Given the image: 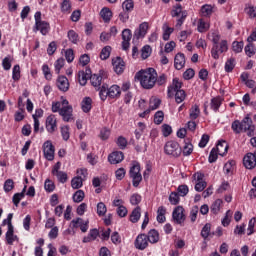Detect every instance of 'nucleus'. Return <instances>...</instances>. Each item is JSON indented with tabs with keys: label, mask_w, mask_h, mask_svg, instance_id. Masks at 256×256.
Listing matches in <instances>:
<instances>
[{
	"label": "nucleus",
	"mask_w": 256,
	"mask_h": 256,
	"mask_svg": "<svg viewBox=\"0 0 256 256\" xmlns=\"http://www.w3.org/2000/svg\"><path fill=\"white\" fill-rule=\"evenodd\" d=\"M100 15L103 21H105V23H108V21H111V17H113V12H111V9L109 8H103L100 11Z\"/></svg>",
	"instance_id": "34"
},
{
	"label": "nucleus",
	"mask_w": 256,
	"mask_h": 256,
	"mask_svg": "<svg viewBox=\"0 0 256 256\" xmlns=\"http://www.w3.org/2000/svg\"><path fill=\"white\" fill-rule=\"evenodd\" d=\"M93 105V100L91 97H85L81 102V108L84 113H89L91 111Z\"/></svg>",
	"instance_id": "27"
},
{
	"label": "nucleus",
	"mask_w": 256,
	"mask_h": 256,
	"mask_svg": "<svg viewBox=\"0 0 256 256\" xmlns=\"http://www.w3.org/2000/svg\"><path fill=\"white\" fill-rule=\"evenodd\" d=\"M152 52H153V50L151 49V46L145 45L141 49V57H142V59H149V57H151V53Z\"/></svg>",
	"instance_id": "46"
},
{
	"label": "nucleus",
	"mask_w": 256,
	"mask_h": 256,
	"mask_svg": "<svg viewBox=\"0 0 256 256\" xmlns=\"http://www.w3.org/2000/svg\"><path fill=\"white\" fill-rule=\"evenodd\" d=\"M162 31H163V40L169 41L174 29L172 27H169V24L164 23L162 26Z\"/></svg>",
	"instance_id": "31"
},
{
	"label": "nucleus",
	"mask_w": 256,
	"mask_h": 256,
	"mask_svg": "<svg viewBox=\"0 0 256 256\" xmlns=\"http://www.w3.org/2000/svg\"><path fill=\"white\" fill-rule=\"evenodd\" d=\"M201 13L203 17H210L213 14V6L205 4L201 7Z\"/></svg>",
	"instance_id": "44"
},
{
	"label": "nucleus",
	"mask_w": 256,
	"mask_h": 256,
	"mask_svg": "<svg viewBox=\"0 0 256 256\" xmlns=\"http://www.w3.org/2000/svg\"><path fill=\"white\" fill-rule=\"evenodd\" d=\"M227 151H229V144H227V141H219L216 146V152H218V155L223 157L227 153Z\"/></svg>",
	"instance_id": "22"
},
{
	"label": "nucleus",
	"mask_w": 256,
	"mask_h": 256,
	"mask_svg": "<svg viewBox=\"0 0 256 256\" xmlns=\"http://www.w3.org/2000/svg\"><path fill=\"white\" fill-rule=\"evenodd\" d=\"M12 79L14 81H19V79H21V67L18 64L13 67Z\"/></svg>",
	"instance_id": "51"
},
{
	"label": "nucleus",
	"mask_w": 256,
	"mask_h": 256,
	"mask_svg": "<svg viewBox=\"0 0 256 256\" xmlns=\"http://www.w3.org/2000/svg\"><path fill=\"white\" fill-rule=\"evenodd\" d=\"M183 87V83L179 81V78H174L172 80V85L168 86L167 95L169 98L173 97L177 91H183L181 89Z\"/></svg>",
	"instance_id": "10"
},
{
	"label": "nucleus",
	"mask_w": 256,
	"mask_h": 256,
	"mask_svg": "<svg viewBox=\"0 0 256 256\" xmlns=\"http://www.w3.org/2000/svg\"><path fill=\"white\" fill-rule=\"evenodd\" d=\"M243 164L246 169H255L256 159L253 153H247L243 158Z\"/></svg>",
	"instance_id": "19"
},
{
	"label": "nucleus",
	"mask_w": 256,
	"mask_h": 256,
	"mask_svg": "<svg viewBox=\"0 0 256 256\" xmlns=\"http://www.w3.org/2000/svg\"><path fill=\"white\" fill-rule=\"evenodd\" d=\"M134 7H135V4L133 3V0H125L122 3V9H123V11H126L127 13H131V11H133Z\"/></svg>",
	"instance_id": "43"
},
{
	"label": "nucleus",
	"mask_w": 256,
	"mask_h": 256,
	"mask_svg": "<svg viewBox=\"0 0 256 256\" xmlns=\"http://www.w3.org/2000/svg\"><path fill=\"white\" fill-rule=\"evenodd\" d=\"M197 29L199 33H205V31H209V25L207 22L203 21V19H200L198 21Z\"/></svg>",
	"instance_id": "54"
},
{
	"label": "nucleus",
	"mask_w": 256,
	"mask_h": 256,
	"mask_svg": "<svg viewBox=\"0 0 256 256\" xmlns=\"http://www.w3.org/2000/svg\"><path fill=\"white\" fill-rule=\"evenodd\" d=\"M91 78V69H86V71H79L78 72V81L80 85L85 86L87 85V80Z\"/></svg>",
	"instance_id": "21"
},
{
	"label": "nucleus",
	"mask_w": 256,
	"mask_h": 256,
	"mask_svg": "<svg viewBox=\"0 0 256 256\" xmlns=\"http://www.w3.org/2000/svg\"><path fill=\"white\" fill-rule=\"evenodd\" d=\"M112 65L115 73L121 75L125 71V62L121 57H116L112 59Z\"/></svg>",
	"instance_id": "15"
},
{
	"label": "nucleus",
	"mask_w": 256,
	"mask_h": 256,
	"mask_svg": "<svg viewBox=\"0 0 256 256\" xmlns=\"http://www.w3.org/2000/svg\"><path fill=\"white\" fill-rule=\"evenodd\" d=\"M172 219L177 225H183L185 223V208L183 206H177L172 212Z\"/></svg>",
	"instance_id": "7"
},
{
	"label": "nucleus",
	"mask_w": 256,
	"mask_h": 256,
	"mask_svg": "<svg viewBox=\"0 0 256 256\" xmlns=\"http://www.w3.org/2000/svg\"><path fill=\"white\" fill-rule=\"evenodd\" d=\"M197 215H199V206H193L190 210V221L195 223L197 221Z\"/></svg>",
	"instance_id": "52"
},
{
	"label": "nucleus",
	"mask_w": 256,
	"mask_h": 256,
	"mask_svg": "<svg viewBox=\"0 0 256 256\" xmlns=\"http://www.w3.org/2000/svg\"><path fill=\"white\" fill-rule=\"evenodd\" d=\"M141 219V207L137 206L130 215L131 223H138Z\"/></svg>",
	"instance_id": "32"
},
{
	"label": "nucleus",
	"mask_w": 256,
	"mask_h": 256,
	"mask_svg": "<svg viewBox=\"0 0 256 256\" xmlns=\"http://www.w3.org/2000/svg\"><path fill=\"white\" fill-rule=\"evenodd\" d=\"M103 81V76L99 74H90V83L96 89H101V83Z\"/></svg>",
	"instance_id": "24"
},
{
	"label": "nucleus",
	"mask_w": 256,
	"mask_h": 256,
	"mask_svg": "<svg viewBox=\"0 0 256 256\" xmlns=\"http://www.w3.org/2000/svg\"><path fill=\"white\" fill-rule=\"evenodd\" d=\"M13 187H15V183L12 179H8L4 183V191L5 193H9V191H13Z\"/></svg>",
	"instance_id": "62"
},
{
	"label": "nucleus",
	"mask_w": 256,
	"mask_h": 256,
	"mask_svg": "<svg viewBox=\"0 0 256 256\" xmlns=\"http://www.w3.org/2000/svg\"><path fill=\"white\" fill-rule=\"evenodd\" d=\"M223 103V99H221V97H215L211 99L210 102V108L212 109V111L214 113H217V111H219V107H221Z\"/></svg>",
	"instance_id": "29"
},
{
	"label": "nucleus",
	"mask_w": 256,
	"mask_h": 256,
	"mask_svg": "<svg viewBox=\"0 0 256 256\" xmlns=\"http://www.w3.org/2000/svg\"><path fill=\"white\" fill-rule=\"evenodd\" d=\"M235 69V58H230L225 63V71L226 73H231Z\"/></svg>",
	"instance_id": "55"
},
{
	"label": "nucleus",
	"mask_w": 256,
	"mask_h": 256,
	"mask_svg": "<svg viewBox=\"0 0 256 256\" xmlns=\"http://www.w3.org/2000/svg\"><path fill=\"white\" fill-rule=\"evenodd\" d=\"M73 229H80L82 233H87L89 230V221L83 220V218H76L71 221Z\"/></svg>",
	"instance_id": "9"
},
{
	"label": "nucleus",
	"mask_w": 256,
	"mask_h": 256,
	"mask_svg": "<svg viewBox=\"0 0 256 256\" xmlns=\"http://www.w3.org/2000/svg\"><path fill=\"white\" fill-rule=\"evenodd\" d=\"M99 237V230L97 229H92L88 233V236L83 238V243H91V241H95Z\"/></svg>",
	"instance_id": "30"
},
{
	"label": "nucleus",
	"mask_w": 256,
	"mask_h": 256,
	"mask_svg": "<svg viewBox=\"0 0 256 256\" xmlns=\"http://www.w3.org/2000/svg\"><path fill=\"white\" fill-rule=\"evenodd\" d=\"M135 77L138 79L143 89H153V87H155V82L157 81V70H155V68L141 70Z\"/></svg>",
	"instance_id": "1"
},
{
	"label": "nucleus",
	"mask_w": 256,
	"mask_h": 256,
	"mask_svg": "<svg viewBox=\"0 0 256 256\" xmlns=\"http://www.w3.org/2000/svg\"><path fill=\"white\" fill-rule=\"evenodd\" d=\"M100 239H102V241H109V237H111V229L107 228V229H103L100 234H99Z\"/></svg>",
	"instance_id": "60"
},
{
	"label": "nucleus",
	"mask_w": 256,
	"mask_h": 256,
	"mask_svg": "<svg viewBox=\"0 0 256 256\" xmlns=\"http://www.w3.org/2000/svg\"><path fill=\"white\" fill-rule=\"evenodd\" d=\"M57 87L60 91H69V80L65 76H60L57 80Z\"/></svg>",
	"instance_id": "23"
},
{
	"label": "nucleus",
	"mask_w": 256,
	"mask_h": 256,
	"mask_svg": "<svg viewBox=\"0 0 256 256\" xmlns=\"http://www.w3.org/2000/svg\"><path fill=\"white\" fill-rule=\"evenodd\" d=\"M105 213H107V206L105 205V203L100 202L97 204V215H99V217H103V215H105Z\"/></svg>",
	"instance_id": "58"
},
{
	"label": "nucleus",
	"mask_w": 256,
	"mask_h": 256,
	"mask_svg": "<svg viewBox=\"0 0 256 256\" xmlns=\"http://www.w3.org/2000/svg\"><path fill=\"white\" fill-rule=\"evenodd\" d=\"M42 71L45 79H47V81H51L53 75L51 74V69L49 68V65L44 64L42 66Z\"/></svg>",
	"instance_id": "57"
},
{
	"label": "nucleus",
	"mask_w": 256,
	"mask_h": 256,
	"mask_svg": "<svg viewBox=\"0 0 256 256\" xmlns=\"http://www.w3.org/2000/svg\"><path fill=\"white\" fill-rule=\"evenodd\" d=\"M61 136L63 141H69V138L71 137V134L69 133V126L66 125L61 127Z\"/></svg>",
	"instance_id": "59"
},
{
	"label": "nucleus",
	"mask_w": 256,
	"mask_h": 256,
	"mask_svg": "<svg viewBox=\"0 0 256 256\" xmlns=\"http://www.w3.org/2000/svg\"><path fill=\"white\" fill-rule=\"evenodd\" d=\"M43 154L47 161H53V159H55V146H53L51 140H47L46 142H44Z\"/></svg>",
	"instance_id": "8"
},
{
	"label": "nucleus",
	"mask_w": 256,
	"mask_h": 256,
	"mask_svg": "<svg viewBox=\"0 0 256 256\" xmlns=\"http://www.w3.org/2000/svg\"><path fill=\"white\" fill-rule=\"evenodd\" d=\"M35 19V26L33 31L36 33V31H40L41 35H47L49 31H51V26L49 25V22L41 20V12H36L34 15Z\"/></svg>",
	"instance_id": "4"
},
{
	"label": "nucleus",
	"mask_w": 256,
	"mask_h": 256,
	"mask_svg": "<svg viewBox=\"0 0 256 256\" xmlns=\"http://www.w3.org/2000/svg\"><path fill=\"white\" fill-rule=\"evenodd\" d=\"M149 243H158L159 242V232L155 229H151L146 235Z\"/></svg>",
	"instance_id": "33"
},
{
	"label": "nucleus",
	"mask_w": 256,
	"mask_h": 256,
	"mask_svg": "<svg viewBox=\"0 0 256 256\" xmlns=\"http://www.w3.org/2000/svg\"><path fill=\"white\" fill-rule=\"evenodd\" d=\"M68 39L71 41V43L76 44L77 41H79V35L76 34L75 30H69L68 31Z\"/></svg>",
	"instance_id": "61"
},
{
	"label": "nucleus",
	"mask_w": 256,
	"mask_h": 256,
	"mask_svg": "<svg viewBox=\"0 0 256 256\" xmlns=\"http://www.w3.org/2000/svg\"><path fill=\"white\" fill-rule=\"evenodd\" d=\"M174 67L177 71H181L185 67V54L178 53L174 58Z\"/></svg>",
	"instance_id": "20"
},
{
	"label": "nucleus",
	"mask_w": 256,
	"mask_h": 256,
	"mask_svg": "<svg viewBox=\"0 0 256 256\" xmlns=\"http://www.w3.org/2000/svg\"><path fill=\"white\" fill-rule=\"evenodd\" d=\"M181 146H179V143L171 140L166 142L165 146H164V153H166V155H169L170 157H179L181 155Z\"/></svg>",
	"instance_id": "6"
},
{
	"label": "nucleus",
	"mask_w": 256,
	"mask_h": 256,
	"mask_svg": "<svg viewBox=\"0 0 256 256\" xmlns=\"http://www.w3.org/2000/svg\"><path fill=\"white\" fill-rule=\"evenodd\" d=\"M98 89H100L99 97H100L101 101H105L107 99V97H109L108 85L103 84L102 87H100Z\"/></svg>",
	"instance_id": "40"
},
{
	"label": "nucleus",
	"mask_w": 256,
	"mask_h": 256,
	"mask_svg": "<svg viewBox=\"0 0 256 256\" xmlns=\"http://www.w3.org/2000/svg\"><path fill=\"white\" fill-rule=\"evenodd\" d=\"M232 131L239 135V133H247L248 137H253L255 133V125H253V119L247 115L242 121L235 120L231 125Z\"/></svg>",
	"instance_id": "2"
},
{
	"label": "nucleus",
	"mask_w": 256,
	"mask_h": 256,
	"mask_svg": "<svg viewBox=\"0 0 256 256\" xmlns=\"http://www.w3.org/2000/svg\"><path fill=\"white\" fill-rule=\"evenodd\" d=\"M124 159H125V155H123V152L121 151L112 152L108 156V161L109 163H111V165H117L121 163V161H123Z\"/></svg>",
	"instance_id": "17"
},
{
	"label": "nucleus",
	"mask_w": 256,
	"mask_h": 256,
	"mask_svg": "<svg viewBox=\"0 0 256 256\" xmlns=\"http://www.w3.org/2000/svg\"><path fill=\"white\" fill-rule=\"evenodd\" d=\"M173 133V128L169 124L162 125V135L164 137H169Z\"/></svg>",
	"instance_id": "63"
},
{
	"label": "nucleus",
	"mask_w": 256,
	"mask_h": 256,
	"mask_svg": "<svg viewBox=\"0 0 256 256\" xmlns=\"http://www.w3.org/2000/svg\"><path fill=\"white\" fill-rule=\"evenodd\" d=\"M165 119V114L163 111H157L154 115V123L156 125H161L163 123V120Z\"/></svg>",
	"instance_id": "53"
},
{
	"label": "nucleus",
	"mask_w": 256,
	"mask_h": 256,
	"mask_svg": "<svg viewBox=\"0 0 256 256\" xmlns=\"http://www.w3.org/2000/svg\"><path fill=\"white\" fill-rule=\"evenodd\" d=\"M72 189H81L83 187V178L81 176L74 177L71 181Z\"/></svg>",
	"instance_id": "39"
},
{
	"label": "nucleus",
	"mask_w": 256,
	"mask_h": 256,
	"mask_svg": "<svg viewBox=\"0 0 256 256\" xmlns=\"http://www.w3.org/2000/svg\"><path fill=\"white\" fill-rule=\"evenodd\" d=\"M201 237L206 241V239L209 238V236L211 235V224L210 223H206L200 233Z\"/></svg>",
	"instance_id": "37"
},
{
	"label": "nucleus",
	"mask_w": 256,
	"mask_h": 256,
	"mask_svg": "<svg viewBox=\"0 0 256 256\" xmlns=\"http://www.w3.org/2000/svg\"><path fill=\"white\" fill-rule=\"evenodd\" d=\"M244 51L247 57H253V55H255L256 49L252 42H248V45L245 46Z\"/></svg>",
	"instance_id": "49"
},
{
	"label": "nucleus",
	"mask_w": 256,
	"mask_h": 256,
	"mask_svg": "<svg viewBox=\"0 0 256 256\" xmlns=\"http://www.w3.org/2000/svg\"><path fill=\"white\" fill-rule=\"evenodd\" d=\"M59 116L62 117L63 121L69 123L73 121V106H64L60 109Z\"/></svg>",
	"instance_id": "12"
},
{
	"label": "nucleus",
	"mask_w": 256,
	"mask_h": 256,
	"mask_svg": "<svg viewBox=\"0 0 256 256\" xmlns=\"http://www.w3.org/2000/svg\"><path fill=\"white\" fill-rule=\"evenodd\" d=\"M199 113H201V110H199V106L197 104H195L190 109V114H189L190 119H192V121H195V119H197V117H199Z\"/></svg>",
	"instance_id": "48"
},
{
	"label": "nucleus",
	"mask_w": 256,
	"mask_h": 256,
	"mask_svg": "<svg viewBox=\"0 0 256 256\" xmlns=\"http://www.w3.org/2000/svg\"><path fill=\"white\" fill-rule=\"evenodd\" d=\"M169 201L171 205H178L179 204V193L172 192L169 196Z\"/></svg>",
	"instance_id": "64"
},
{
	"label": "nucleus",
	"mask_w": 256,
	"mask_h": 256,
	"mask_svg": "<svg viewBox=\"0 0 256 256\" xmlns=\"http://www.w3.org/2000/svg\"><path fill=\"white\" fill-rule=\"evenodd\" d=\"M12 63H13V58L11 56H6L2 60V67H3L4 71H9L11 69Z\"/></svg>",
	"instance_id": "45"
},
{
	"label": "nucleus",
	"mask_w": 256,
	"mask_h": 256,
	"mask_svg": "<svg viewBox=\"0 0 256 256\" xmlns=\"http://www.w3.org/2000/svg\"><path fill=\"white\" fill-rule=\"evenodd\" d=\"M212 37V49H211V55L213 59H219L220 53H227L229 51V46L227 44V40H221V34L219 32L215 31L211 34ZM219 41H221L219 43Z\"/></svg>",
	"instance_id": "3"
},
{
	"label": "nucleus",
	"mask_w": 256,
	"mask_h": 256,
	"mask_svg": "<svg viewBox=\"0 0 256 256\" xmlns=\"http://www.w3.org/2000/svg\"><path fill=\"white\" fill-rule=\"evenodd\" d=\"M155 85H158V87H163L164 85H167V74L162 73L158 76L156 72Z\"/></svg>",
	"instance_id": "35"
},
{
	"label": "nucleus",
	"mask_w": 256,
	"mask_h": 256,
	"mask_svg": "<svg viewBox=\"0 0 256 256\" xmlns=\"http://www.w3.org/2000/svg\"><path fill=\"white\" fill-rule=\"evenodd\" d=\"M221 207H223V200L216 199L210 206V212L213 213V215H219V211H221Z\"/></svg>",
	"instance_id": "26"
},
{
	"label": "nucleus",
	"mask_w": 256,
	"mask_h": 256,
	"mask_svg": "<svg viewBox=\"0 0 256 256\" xmlns=\"http://www.w3.org/2000/svg\"><path fill=\"white\" fill-rule=\"evenodd\" d=\"M25 189H27V186H25L23 188L21 193L14 194L12 201H13L15 207H19V203H21V199H23V197H25Z\"/></svg>",
	"instance_id": "36"
},
{
	"label": "nucleus",
	"mask_w": 256,
	"mask_h": 256,
	"mask_svg": "<svg viewBox=\"0 0 256 256\" xmlns=\"http://www.w3.org/2000/svg\"><path fill=\"white\" fill-rule=\"evenodd\" d=\"M46 131L55 133L57 131V118L55 115H50L46 118Z\"/></svg>",
	"instance_id": "16"
},
{
	"label": "nucleus",
	"mask_w": 256,
	"mask_h": 256,
	"mask_svg": "<svg viewBox=\"0 0 256 256\" xmlns=\"http://www.w3.org/2000/svg\"><path fill=\"white\" fill-rule=\"evenodd\" d=\"M111 51H112V48L111 46H105L101 52H100V59L102 61H107V58L108 57H111Z\"/></svg>",
	"instance_id": "38"
},
{
	"label": "nucleus",
	"mask_w": 256,
	"mask_h": 256,
	"mask_svg": "<svg viewBox=\"0 0 256 256\" xmlns=\"http://www.w3.org/2000/svg\"><path fill=\"white\" fill-rule=\"evenodd\" d=\"M160 105H161V99L152 97L150 99V106L148 109H150V111H155L156 109H159Z\"/></svg>",
	"instance_id": "41"
},
{
	"label": "nucleus",
	"mask_w": 256,
	"mask_h": 256,
	"mask_svg": "<svg viewBox=\"0 0 256 256\" xmlns=\"http://www.w3.org/2000/svg\"><path fill=\"white\" fill-rule=\"evenodd\" d=\"M108 97L110 99L121 97V88L118 85H112L110 88H108Z\"/></svg>",
	"instance_id": "25"
},
{
	"label": "nucleus",
	"mask_w": 256,
	"mask_h": 256,
	"mask_svg": "<svg viewBox=\"0 0 256 256\" xmlns=\"http://www.w3.org/2000/svg\"><path fill=\"white\" fill-rule=\"evenodd\" d=\"M129 175L132 179L133 187H139L141 181H143V176L141 175V165L139 162H133L129 170Z\"/></svg>",
	"instance_id": "5"
},
{
	"label": "nucleus",
	"mask_w": 256,
	"mask_h": 256,
	"mask_svg": "<svg viewBox=\"0 0 256 256\" xmlns=\"http://www.w3.org/2000/svg\"><path fill=\"white\" fill-rule=\"evenodd\" d=\"M147 31H149V23L143 22L139 25V28L134 32V39L139 41V39H143L147 35Z\"/></svg>",
	"instance_id": "13"
},
{
	"label": "nucleus",
	"mask_w": 256,
	"mask_h": 256,
	"mask_svg": "<svg viewBox=\"0 0 256 256\" xmlns=\"http://www.w3.org/2000/svg\"><path fill=\"white\" fill-rule=\"evenodd\" d=\"M184 155V157H189L191 153H193V144H191V141L189 139L184 140V146L183 149L181 150Z\"/></svg>",
	"instance_id": "28"
},
{
	"label": "nucleus",
	"mask_w": 256,
	"mask_h": 256,
	"mask_svg": "<svg viewBox=\"0 0 256 256\" xmlns=\"http://www.w3.org/2000/svg\"><path fill=\"white\" fill-rule=\"evenodd\" d=\"M133 37V34L131 33V29H124L122 31V49L124 51H127L129 47H131V39Z\"/></svg>",
	"instance_id": "14"
},
{
	"label": "nucleus",
	"mask_w": 256,
	"mask_h": 256,
	"mask_svg": "<svg viewBox=\"0 0 256 256\" xmlns=\"http://www.w3.org/2000/svg\"><path fill=\"white\" fill-rule=\"evenodd\" d=\"M175 95V101L176 103H183L187 97V94L185 93V90H179L174 93Z\"/></svg>",
	"instance_id": "42"
},
{
	"label": "nucleus",
	"mask_w": 256,
	"mask_h": 256,
	"mask_svg": "<svg viewBox=\"0 0 256 256\" xmlns=\"http://www.w3.org/2000/svg\"><path fill=\"white\" fill-rule=\"evenodd\" d=\"M244 43L243 41H234L232 43V49L234 51V53H241V51H243V47H244Z\"/></svg>",
	"instance_id": "56"
},
{
	"label": "nucleus",
	"mask_w": 256,
	"mask_h": 256,
	"mask_svg": "<svg viewBox=\"0 0 256 256\" xmlns=\"http://www.w3.org/2000/svg\"><path fill=\"white\" fill-rule=\"evenodd\" d=\"M135 247L140 251H144L149 247V239L147 238V234H139L135 240Z\"/></svg>",
	"instance_id": "11"
},
{
	"label": "nucleus",
	"mask_w": 256,
	"mask_h": 256,
	"mask_svg": "<svg viewBox=\"0 0 256 256\" xmlns=\"http://www.w3.org/2000/svg\"><path fill=\"white\" fill-rule=\"evenodd\" d=\"M85 199V192L83 190H77L73 195L74 203H81Z\"/></svg>",
	"instance_id": "47"
},
{
	"label": "nucleus",
	"mask_w": 256,
	"mask_h": 256,
	"mask_svg": "<svg viewBox=\"0 0 256 256\" xmlns=\"http://www.w3.org/2000/svg\"><path fill=\"white\" fill-rule=\"evenodd\" d=\"M54 67H55V73L59 75V73H61V69L65 67V59L59 58L58 60H56V62L54 63Z\"/></svg>",
	"instance_id": "50"
},
{
	"label": "nucleus",
	"mask_w": 256,
	"mask_h": 256,
	"mask_svg": "<svg viewBox=\"0 0 256 256\" xmlns=\"http://www.w3.org/2000/svg\"><path fill=\"white\" fill-rule=\"evenodd\" d=\"M7 232L5 234L6 237V243L8 245H13V243H15V241H19V237L17 235H15V227L13 226H7Z\"/></svg>",
	"instance_id": "18"
}]
</instances>
